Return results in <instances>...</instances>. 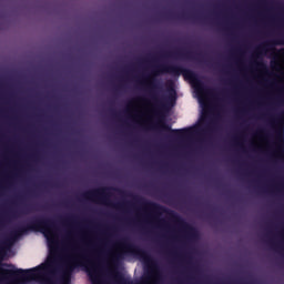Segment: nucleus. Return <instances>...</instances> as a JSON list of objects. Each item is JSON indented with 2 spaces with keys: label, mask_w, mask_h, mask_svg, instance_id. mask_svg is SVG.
<instances>
[{
  "label": "nucleus",
  "mask_w": 284,
  "mask_h": 284,
  "mask_svg": "<svg viewBox=\"0 0 284 284\" xmlns=\"http://www.w3.org/2000/svg\"><path fill=\"white\" fill-rule=\"evenodd\" d=\"M8 216H21V215H19V214H13V215H8Z\"/></svg>",
  "instance_id": "nucleus-17"
},
{
  "label": "nucleus",
  "mask_w": 284,
  "mask_h": 284,
  "mask_svg": "<svg viewBox=\"0 0 284 284\" xmlns=\"http://www.w3.org/2000/svg\"><path fill=\"white\" fill-rule=\"evenodd\" d=\"M116 280L120 284H132V282L125 280V277H123L122 275H116Z\"/></svg>",
  "instance_id": "nucleus-11"
},
{
  "label": "nucleus",
  "mask_w": 284,
  "mask_h": 284,
  "mask_svg": "<svg viewBox=\"0 0 284 284\" xmlns=\"http://www.w3.org/2000/svg\"><path fill=\"white\" fill-rule=\"evenodd\" d=\"M9 234H10L16 241H19V239H21L20 235H18V234L13 231V229L10 231Z\"/></svg>",
  "instance_id": "nucleus-12"
},
{
  "label": "nucleus",
  "mask_w": 284,
  "mask_h": 284,
  "mask_svg": "<svg viewBox=\"0 0 284 284\" xmlns=\"http://www.w3.org/2000/svg\"><path fill=\"white\" fill-rule=\"evenodd\" d=\"M196 92L200 97H203V90H201V88L196 87Z\"/></svg>",
  "instance_id": "nucleus-14"
},
{
  "label": "nucleus",
  "mask_w": 284,
  "mask_h": 284,
  "mask_svg": "<svg viewBox=\"0 0 284 284\" xmlns=\"http://www.w3.org/2000/svg\"><path fill=\"white\" fill-rule=\"evenodd\" d=\"M271 247H273V250H276V244L271 243Z\"/></svg>",
  "instance_id": "nucleus-16"
},
{
  "label": "nucleus",
  "mask_w": 284,
  "mask_h": 284,
  "mask_svg": "<svg viewBox=\"0 0 284 284\" xmlns=\"http://www.w3.org/2000/svg\"><path fill=\"white\" fill-rule=\"evenodd\" d=\"M19 233L28 234V232H40L47 239L50 255L45 263H42L33 268L23 270L18 268L16 271L4 270L3 276L8 278H21L22 281H34V278H43L47 283H50V276L57 274V265L59 257L57 256V247L59 242L57 241V232L59 226L57 222L43 215H34L27 223L16 225Z\"/></svg>",
  "instance_id": "nucleus-1"
},
{
  "label": "nucleus",
  "mask_w": 284,
  "mask_h": 284,
  "mask_svg": "<svg viewBox=\"0 0 284 284\" xmlns=\"http://www.w3.org/2000/svg\"><path fill=\"white\" fill-rule=\"evenodd\" d=\"M171 216H179V215H174V214H173V215H171Z\"/></svg>",
  "instance_id": "nucleus-19"
},
{
  "label": "nucleus",
  "mask_w": 284,
  "mask_h": 284,
  "mask_svg": "<svg viewBox=\"0 0 284 284\" xmlns=\"http://www.w3.org/2000/svg\"><path fill=\"white\" fill-rule=\"evenodd\" d=\"M123 247L124 250H126V252H130L131 254L139 256L140 258H142V261H144L146 265H149V271H148L149 278H151L152 276H159V264H156V261L152 258V256L150 255V253H148V251L130 242H124Z\"/></svg>",
  "instance_id": "nucleus-3"
},
{
  "label": "nucleus",
  "mask_w": 284,
  "mask_h": 284,
  "mask_svg": "<svg viewBox=\"0 0 284 284\" xmlns=\"http://www.w3.org/2000/svg\"><path fill=\"white\" fill-rule=\"evenodd\" d=\"M271 68L275 72H283V70H284L283 62L281 60H272Z\"/></svg>",
  "instance_id": "nucleus-8"
},
{
  "label": "nucleus",
  "mask_w": 284,
  "mask_h": 284,
  "mask_svg": "<svg viewBox=\"0 0 284 284\" xmlns=\"http://www.w3.org/2000/svg\"><path fill=\"white\" fill-rule=\"evenodd\" d=\"M9 234H10L16 241H19V239H21L20 235H18V234L13 231V229L10 231Z\"/></svg>",
  "instance_id": "nucleus-13"
},
{
  "label": "nucleus",
  "mask_w": 284,
  "mask_h": 284,
  "mask_svg": "<svg viewBox=\"0 0 284 284\" xmlns=\"http://www.w3.org/2000/svg\"><path fill=\"white\" fill-rule=\"evenodd\" d=\"M89 278L92 283H97L99 275L97 274V270L92 268L91 271H88Z\"/></svg>",
  "instance_id": "nucleus-9"
},
{
  "label": "nucleus",
  "mask_w": 284,
  "mask_h": 284,
  "mask_svg": "<svg viewBox=\"0 0 284 284\" xmlns=\"http://www.w3.org/2000/svg\"><path fill=\"white\" fill-rule=\"evenodd\" d=\"M83 258H85L83 253L78 252L77 256L71 257L69 262L65 264L63 276H68V281H70V274L74 272V268L78 267V265H83Z\"/></svg>",
  "instance_id": "nucleus-4"
},
{
  "label": "nucleus",
  "mask_w": 284,
  "mask_h": 284,
  "mask_svg": "<svg viewBox=\"0 0 284 284\" xmlns=\"http://www.w3.org/2000/svg\"><path fill=\"white\" fill-rule=\"evenodd\" d=\"M109 216H116V215H109Z\"/></svg>",
  "instance_id": "nucleus-20"
},
{
  "label": "nucleus",
  "mask_w": 284,
  "mask_h": 284,
  "mask_svg": "<svg viewBox=\"0 0 284 284\" xmlns=\"http://www.w3.org/2000/svg\"><path fill=\"white\" fill-rule=\"evenodd\" d=\"M180 227L191 240L199 239V230L185 221L180 222Z\"/></svg>",
  "instance_id": "nucleus-5"
},
{
  "label": "nucleus",
  "mask_w": 284,
  "mask_h": 284,
  "mask_svg": "<svg viewBox=\"0 0 284 284\" xmlns=\"http://www.w3.org/2000/svg\"><path fill=\"white\" fill-rule=\"evenodd\" d=\"M252 145L258 150H265L267 148V138L262 133H257L252 138Z\"/></svg>",
  "instance_id": "nucleus-6"
},
{
  "label": "nucleus",
  "mask_w": 284,
  "mask_h": 284,
  "mask_svg": "<svg viewBox=\"0 0 284 284\" xmlns=\"http://www.w3.org/2000/svg\"><path fill=\"white\" fill-rule=\"evenodd\" d=\"M13 232H14L18 236H20V237L22 236V235L19 233L17 226L13 227Z\"/></svg>",
  "instance_id": "nucleus-15"
},
{
  "label": "nucleus",
  "mask_w": 284,
  "mask_h": 284,
  "mask_svg": "<svg viewBox=\"0 0 284 284\" xmlns=\"http://www.w3.org/2000/svg\"><path fill=\"white\" fill-rule=\"evenodd\" d=\"M123 258V253H113L112 254V262L118 263V261H121Z\"/></svg>",
  "instance_id": "nucleus-10"
},
{
  "label": "nucleus",
  "mask_w": 284,
  "mask_h": 284,
  "mask_svg": "<svg viewBox=\"0 0 284 284\" xmlns=\"http://www.w3.org/2000/svg\"><path fill=\"white\" fill-rule=\"evenodd\" d=\"M142 216H159V215H142Z\"/></svg>",
  "instance_id": "nucleus-18"
},
{
  "label": "nucleus",
  "mask_w": 284,
  "mask_h": 284,
  "mask_svg": "<svg viewBox=\"0 0 284 284\" xmlns=\"http://www.w3.org/2000/svg\"><path fill=\"white\" fill-rule=\"evenodd\" d=\"M17 243V240L12 237V235L9 233L8 236L4 237V240L1 243V247L4 250H10L12 245Z\"/></svg>",
  "instance_id": "nucleus-7"
},
{
  "label": "nucleus",
  "mask_w": 284,
  "mask_h": 284,
  "mask_svg": "<svg viewBox=\"0 0 284 284\" xmlns=\"http://www.w3.org/2000/svg\"><path fill=\"white\" fill-rule=\"evenodd\" d=\"M126 110L135 123L145 125L148 123V110L150 102L143 98H134L128 103Z\"/></svg>",
  "instance_id": "nucleus-2"
}]
</instances>
